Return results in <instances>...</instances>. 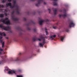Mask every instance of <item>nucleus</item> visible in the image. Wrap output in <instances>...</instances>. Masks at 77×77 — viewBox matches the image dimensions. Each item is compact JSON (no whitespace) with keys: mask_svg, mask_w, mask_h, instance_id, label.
<instances>
[{"mask_svg":"<svg viewBox=\"0 0 77 77\" xmlns=\"http://www.w3.org/2000/svg\"><path fill=\"white\" fill-rule=\"evenodd\" d=\"M33 30H34V32H36V29H34Z\"/></svg>","mask_w":77,"mask_h":77,"instance_id":"36","label":"nucleus"},{"mask_svg":"<svg viewBox=\"0 0 77 77\" xmlns=\"http://www.w3.org/2000/svg\"><path fill=\"white\" fill-rule=\"evenodd\" d=\"M12 19L14 21H18V19L17 18H15L14 17V16H13L11 17Z\"/></svg>","mask_w":77,"mask_h":77,"instance_id":"11","label":"nucleus"},{"mask_svg":"<svg viewBox=\"0 0 77 77\" xmlns=\"http://www.w3.org/2000/svg\"><path fill=\"white\" fill-rule=\"evenodd\" d=\"M13 73L15 74V71H14V70H12L11 71H8V73H9L10 74H12Z\"/></svg>","mask_w":77,"mask_h":77,"instance_id":"13","label":"nucleus"},{"mask_svg":"<svg viewBox=\"0 0 77 77\" xmlns=\"http://www.w3.org/2000/svg\"><path fill=\"white\" fill-rule=\"evenodd\" d=\"M60 40L62 42H63V39H64V37H63L61 36L60 38Z\"/></svg>","mask_w":77,"mask_h":77,"instance_id":"19","label":"nucleus"},{"mask_svg":"<svg viewBox=\"0 0 77 77\" xmlns=\"http://www.w3.org/2000/svg\"><path fill=\"white\" fill-rule=\"evenodd\" d=\"M75 26V24L73 23L72 21H70L69 23V27L71 28V27H74Z\"/></svg>","mask_w":77,"mask_h":77,"instance_id":"8","label":"nucleus"},{"mask_svg":"<svg viewBox=\"0 0 77 77\" xmlns=\"http://www.w3.org/2000/svg\"><path fill=\"white\" fill-rule=\"evenodd\" d=\"M5 12H7V10H6V9H5Z\"/></svg>","mask_w":77,"mask_h":77,"instance_id":"43","label":"nucleus"},{"mask_svg":"<svg viewBox=\"0 0 77 77\" xmlns=\"http://www.w3.org/2000/svg\"><path fill=\"white\" fill-rule=\"evenodd\" d=\"M17 71L18 72H21L22 70H21V69H19Z\"/></svg>","mask_w":77,"mask_h":77,"instance_id":"26","label":"nucleus"},{"mask_svg":"<svg viewBox=\"0 0 77 77\" xmlns=\"http://www.w3.org/2000/svg\"><path fill=\"white\" fill-rule=\"evenodd\" d=\"M38 3L36 4H35V5L36 6H37L38 7L39 5H40V4L41 3H43L44 2V0H38Z\"/></svg>","mask_w":77,"mask_h":77,"instance_id":"7","label":"nucleus"},{"mask_svg":"<svg viewBox=\"0 0 77 77\" xmlns=\"http://www.w3.org/2000/svg\"><path fill=\"white\" fill-rule=\"evenodd\" d=\"M1 6L2 7V8H3L4 7V5H0V8H1Z\"/></svg>","mask_w":77,"mask_h":77,"instance_id":"27","label":"nucleus"},{"mask_svg":"<svg viewBox=\"0 0 77 77\" xmlns=\"http://www.w3.org/2000/svg\"><path fill=\"white\" fill-rule=\"evenodd\" d=\"M4 20H5V21H6V20H8V18H6L5 19H4Z\"/></svg>","mask_w":77,"mask_h":77,"instance_id":"37","label":"nucleus"},{"mask_svg":"<svg viewBox=\"0 0 77 77\" xmlns=\"http://www.w3.org/2000/svg\"><path fill=\"white\" fill-rule=\"evenodd\" d=\"M2 54V52H0V54Z\"/></svg>","mask_w":77,"mask_h":77,"instance_id":"45","label":"nucleus"},{"mask_svg":"<svg viewBox=\"0 0 77 77\" xmlns=\"http://www.w3.org/2000/svg\"><path fill=\"white\" fill-rule=\"evenodd\" d=\"M53 28L54 29H57V27L56 26H53Z\"/></svg>","mask_w":77,"mask_h":77,"instance_id":"25","label":"nucleus"},{"mask_svg":"<svg viewBox=\"0 0 77 77\" xmlns=\"http://www.w3.org/2000/svg\"><path fill=\"white\" fill-rule=\"evenodd\" d=\"M28 30H30V29H29L28 28Z\"/></svg>","mask_w":77,"mask_h":77,"instance_id":"47","label":"nucleus"},{"mask_svg":"<svg viewBox=\"0 0 77 77\" xmlns=\"http://www.w3.org/2000/svg\"><path fill=\"white\" fill-rule=\"evenodd\" d=\"M4 17V14H0V18H3Z\"/></svg>","mask_w":77,"mask_h":77,"instance_id":"20","label":"nucleus"},{"mask_svg":"<svg viewBox=\"0 0 77 77\" xmlns=\"http://www.w3.org/2000/svg\"><path fill=\"white\" fill-rule=\"evenodd\" d=\"M5 14L7 16V13H5Z\"/></svg>","mask_w":77,"mask_h":77,"instance_id":"44","label":"nucleus"},{"mask_svg":"<svg viewBox=\"0 0 77 77\" xmlns=\"http://www.w3.org/2000/svg\"><path fill=\"white\" fill-rule=\"evenodd\" d=\"M2 2V3H5V0H3Z\"/></svg>","mask_w":77,"mask_h":77,"instance_id":"32","label":"nucleus"},{"mask_svg":"<svg viewBox=\"0 0 77 77\" xmlns=\"http://www.w3.org/2000/svg\"><path fill=\"white\" fill-rule=\"evenodd\" d=\"M35 0H31V1L32 2H34V1H35Z\"/></svg>","mask_w":77,"mask_h":77,"instance_id":"40","label":"nucleus"},{"mask_svg":"<svg viewBox=\"0 0 77 77\" xmlns=\"http://www.w3.org/2000/svg\"><path fill=\"white\" fill-rule=\"evenodd\" d=\"M41 39L39 38H37L36 37L33 38H32V41H40L41 39L43 40V42L42 43H39V45L41 46V47H42L44 44H45V38L43 37L42 35L40 36Z\"/></svg>","mask_w":77,"mask_h":77,"instance_id":"1","label":"nucleus"},{"mask_svg":"<svg viewBox=\"0 0 77 77\" xmlns=\"http://www.w3.org/2000/svg\"><path fill=\"white\" fill-rule=\"evenodd\" d=\"M63 11L64 12V14L63 15H59V17L60 18L61 17H63V18H65V17H66L67 16V14H66V9H64L63 10Z\"/></svg>","mask_w":77,"mask_h":77,"instance_id":"5","label":"nucleus"},{"mask_svg":"<svg viewBox=\"0 0 77 77\" xmlns=\"http://www.w3.org/2000/svg\"><path fill=\"white\" fill-rule=\"evenodd\" d=\"M3 51V49H2V48H0V51Z\"/></svg>","mask_w":77,"mask_h":77,"instance_id":"28","label":"nucleus"},{"mask_svg":"<svg viewBox=\"0 0 77 77\" xmlns=\"http://www.w3.org/2000/svg\"><path fill=\"white\" fill-rule=\"evenodd\" d=\"M0 28H2V29H4L5 30L8 31L11 30V28H10L9 26H3V24H0Z\"/></svg>","mask_w":77,"mask_h":77,"instance_id":"2","label":"nucleus"},{"mask_svg":"<svg viewBox=\"0 0 77 77\" xmlns=\"http://www.w3.org/2000/svg\"><path fill=\"white\" fill-rule=\"evenodd\" d=\"M48 11H49V13H50V11H51V10H50V9H48Z\"/></svg>","mask_w":77,"mask_h":77,"instance_id":"38","label":"nucleus"},{"mask_svg":"<svg viewBox=\"0 0 77 77\" xmlns=\"http://www.w3.org/2000/svg\"><path fill=\"white\" fill-rule=\"evenodd\" d=\"M0 35L1 36H6V34L5 32H2V33H0Z\"/></svg>","mask_w":77,"mask_h":77,"instance_id":"17","label":"nucleus"},{"mask_svg":"<svg viewBox=\"0 0 77 77\" xmlns=\"http://www.w3.org/2000/svg\"><path fill=\"white\" fill-rule=\"evenodd\" d=\"M54 1V2H53V4L54 6H57V0H53Z\"/></svg>","mask_w":77,"mask_h":77,"instance_id":"15","label":"nucleus"},{"mask_svg":"<svg viewBox=\"0 0 77 77\" xmlns=\"http://www.w3.org/2000/svg\"><path fill=\"white\" fill-rule=\"evenodd\" d=\"M44 5H46V3L45 2H44Z\"/></svg>","mask_w":77,"mask_h":77,"instance_id":"41","label":"nucleus"},{"mask_svg":"<svg viewBox=\"0 0 77 77\" xmlns=\"http://www.w3.org/2000/svg\"><path fill=\"white\" fill-rule=\"evenodd\" d=\"M31 23H32V24H35V22H34L32 21V20L31 23H29L28 24H27V26H30Z\"/></svg>","mask_w":77,"mask_h":77,"instance_id":"18","label":"nucleus"},{"mask_svg":"<svg viewBox=\"0 0 77 77\" xmlns=\"http://www.w3.org/2000/svg\"><path fill=\"white\" fill-rule=\"evenodd\" d=\"M49 20L48 19H47L45 20H41L40 21H39V24H40V25H42V23L43 22H44V21H45L46 22H47V21H48Z\"/></svg>","mask_w":77,"mask_h":77,"instance_id":"9","label":"nucleus"},{"mask_svg":"<svg viewBox=\"0 0 77 77\" xmlns=\"http://www.w3.org/2000/svg\"><path fill=\"white\" fill-rule=\"evenodd\" d=\"M1 57L3 59V60H2V61L0 60V65L2 64L3 63V62H6V60L3 58V56H2Z\"/></svg>","mask_w":77,"mask_h":77,"instance_id":"10","label":"nucleus"},{"mask_svg":"<svg viewBox=\"0 0 77 77\" xmlns=\"http://www.w3.org/2000/svg\"><path fill=\"white\" fill-rule=\"evenodd\" d=\"M14 11H13L12 13V15H14Z\"/></svg>","mask_w":77,"mask_h":77,"instance_id":"34","label":"nucleus"},{"mask_svg":"<svg viewBox=\"0 0 77 77\" xmlns=\"http://www.w3.org/2000/svg\"><path fill=\"white\" fill-rule=\"evenodd\" d=\"M10 8H14L13 6H12V5L10 7Z\"/></svg>","mask_w":77,"mask_h":77,"instance_id":"31","label":"nucleus"},{"mask_svg":"<svg viewBox=\"0 0 77 77\" xmlns=\"http://www.w3.org/2000/svg\"><path fill=\"white\" fill-rule=\"evenodd\" d=\"M0 22H2L5 24H7V25H8L9 24H10V21L9 20H8L6 21H5V20H3L2 19L0 20Z\"/></svg>","mask_w":77,"mask_h":77,"instance_id":"3","label":"nucleus"},{"mask_svg":"<svg viewBox=\"0 0 77 77\" xmlns=\"http://www.w3.org/2000/svg\"><path fill=\"white\" fill-rule=\"evenodd\" d=\"M53 9L54 11V14L55 15H56V13L57 12V9L54 8H53Z\"/></svg>","mask_w":77,"mask_h":77,"instance_id":"14","label":"nucleus"},{"mask_svg":"<svg viewBox=\"0 0 77 77\" xmlns=\"http://www.w3.org/2000/svg\"><path fill=\"white\" fill-rule=\"evenodd\" d=\"M2 38H3V37L1 36L0 37V42H1V44H2V48H5V42H3V40L2 39Z\"/></svg>","mask_w":77,"mask_h":77,"instance_id":"4","label":"nucleus"},{"mask_svg":"<svg viewBox=\"0 0 77 77\" xmlns=\"http://www.w3.org/2000/svg\"><path fill=\"white\" fill-rule=\"evenodd\" d=\"M21 53H20L19 54V55H21Z\"/></svg>","mask_w":77,"mask_h":77,"instance_id":"42","label":"nucleus"},{"mask_svg":"<svg viewBox=\"0 0 77 77\" xmlns=\"http://www.w3.org/2000/svg\"><path fill=\"white\" fill-rule=\"evenodd\" d=\"M8 2H11V0H8Z\"/></svg>","mask_w":77,"mask_h":77,"instance_id":"39","label":"nucleus"},{"mask_svg":"<svg viewBox=\"0 0 77 77\" xmlns=\"http://www.w3.org/2000/svg\"><path fill=\"white\" fill-rule=\"evenodd\" d=\"M17 29L18 30H21V28H20V27H18L17 28Z\"/></svg>","mask_w":77,"mask_h":77,"instance_id":"24","label":"nucleus"},{"mask_svg":"<svg viewBox=\"0 0 77 77\" xmlns=\"http://www.w3.org/2000/svg\"><path fill=\"white\" fill-rule=\"evenodd\" d=\"M18 60H19V59L18 58H17V59L15 60V61H18Z\"/></svg>","mask_w":77,"mask_h":77,"instance_id":"29","label":"nucleus"},{"mask_svg":"<svg viewBox=\"0 0 77 77\" xmlns=\"http://www.w3.org/2000/svg\"><path fill=\"white\" fill-rule=\"evenodd\" d=\"M23 20H24V21H26V18H23Z\"/></svg>","mask_w":77,"mask_h":77,"instance_id":"35","label":"nucleus"},{"mask_svg":"<svg viewBox=\"0 0 77 77\" xmlns=\"http://www.w3.org/2000/svg\"><path fill=\"white\" fill-rule=\"evenodd\" d=\"M13 3H14V5H15L16 3V2L14 1V2H13Z\"/></svg>","mask_w":77,"mask_h":77,"instance_id":"33","label":"nucleus"},{"mask_svg":"<svg viewBox=\"0 0 77 77\" xmlns=\"http://www.w3.org/2000/svg\"><path fill=\"white\" fill-rule=\"evenodd\" d=\"M17 77H23V75H17Z\"/></svg>","mask_w":77,"mask_h":77,"instance_id":"23","label":"nucleus"},{"mask_svg":"<svg viewBox=\"0 0 77 77\" xmlns=\"http://www.w3.org/2000/svg\"><path fill=\"white\" fill-rule=\"evenodd\" d=\"M5 69L6 70V71H9V69L8 68H6Z\"/></svg>","mask_w":77,"mask_h":77,"instance_id":"30","label":"nucleus"},{"mask_svg":"<svg viewBox=\"0 0 77 77\" xmlns=\"http://www.w3.org/2000/svg\"><path fill=\"white\" fill-rule=\"evenodd\" d=\"M14 6H13V8H14V7H16V8L15 9L16 11V12L17 13V14H20V12L19 11V9L18 8V5H15L13 4Z\"/></svg>","mask_w":77,"mask_h":77,"instance_id":"6","label":"nucleus"},{"mask_svg":"<svg viewBox=\"0 0 77 77\" xmlns=\"http://www.w3.org/2000/svg\"><path fill=\"white\" fill-rule=\"evenodd\" d=\"M64 31L65 32H68L69 31V29H65V30Z\"/></svg>","mask_w":77,"mask_h":77,"instance_id":"22","label":"nucleus"},{"mask_svg":"<svg viewBox=\"0 0 77 77\" xmlns=\"http://www.w3.org/2000/svg\"><path fill=\"white\" fill-rule=\"evenodd\" d=\"M6 5L7 6V7H8V6H9L10 7H11V5H12V4L11 3H8V4H6Z\"/></svg>","mask_w":77,"mask_h":77,"instance_id":"16","label":"nucleus"},{"mask_svg":"<svg viewBox=\"0 0 77 77\" xmlns=\"http://www.w3.org/2000/svg\"><path fill=\"white\" fill-rule=\"evenodd\" d=\"M45 32L46 35H48V32H47V29L46 28L45 29Z\"/></svg>","mask_w":77,"mask_h":77,"instance_id":"21","label":"nucleus"},{"mask_svg":"<svg viewBox=\"0 0 77 77\" xmlns=\"http://www.w3.org/2000/svg\"><path fill=\"white\" fill-rule=\"evenodd\" d=\"M56 35H51L50 37V38L51 39V40H53L54 39V38H56Z\"/></svg>","mask_w":77,"mask_h":77,"instance_id":"12","label":"nucleus"},{"mask_svg":"<svg viewBox=\"0 0 77 77\" xmlns=\"http://www.w3.org/2000/svg\"><path fill=\"white\" fill-rule=\"evenodd\" d=\"M6 39H8V37H7Z\"/></svg>","mask_w":77,"mask_h":77,"instance_id":"46","label":"nucleus"}]
</instances>
